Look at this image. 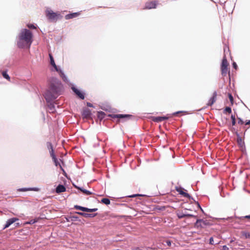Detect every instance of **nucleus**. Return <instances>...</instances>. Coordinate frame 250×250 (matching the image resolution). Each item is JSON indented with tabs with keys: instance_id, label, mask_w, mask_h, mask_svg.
I'll use <instances>...</instances> for the list:
<instances>
[{
	"instance_id": "1",
	"label": "nucleus",
	"mask_w": 250,
	"mask_h": 250,
	"mask_svg": "<svg viewBox=\"0 0 250 250\" xmlns=\"http://www.w3.org/2000/svg\"><path fill=\"white\" fill-rule=\"evenodd\" d=\"M63 86L61 82L55 78L49 80L48 89L44 94V98L48 102L56 99L62 94Z\"/></svg>"
},
{
	"instance_id": "2",
	"label": "nucleus",
	"mask_w": 250,
	"mask_h": 250,
	"mask_svg": "<svg viewBox=\"0 0 250 250\" xmlns=\"http://www.w3.org/2000/svg\"><path fill=\"white\" fill-rule=\"evenodd\" d=\"M33 34L28 29H23L19 34L17 45L19 48H29L33 42Z\"/></svg>"
},
{
	"instance_id": "3",
	"label": "nucleus",
	"mask_w": 250,
	"mask_h": 250,
	"mask_svg": "<svg viewBox=\"0 0 250 250\" xmlns=\"http://www.w3.org/2000/svg\"><path fill=\"white\" fill-rule=\"evenodd\" d=\"M60 15L59 13L54 12L51 10H47L46 11V16L51 21H56L58 19Z\"/></svg>"
},
{
	"instance_id": "4",
	"label": "nucleus",
	"mask_w": 250,
	"mask_h": 250,
	"mask_svg": "<svg viewBox=\"0 0 250 250\" xmlns=\"http://www.w3.org/2000/svg\"><path fill=\"white\" fill-rule=\"evenodd\" d=\"M229 63L226 58H224L221 64V72L223 76H226L229 71Z\"/></svg>"
},
{
	"instance_id": "5",
	"label": "nucleus",
	"mask_w": 250,
	"mask_h": 250,
	"mask_svg": "<svg viewBox=\"0 0 250 250\" xmlns=\"http://www.w3.org/2000/svg\"><path fill=\"white\" fill-rule=\"evenodd\" d=\"M176 191L182 196L185 197L190 198V196L187 192V190L182 187H176Z\"/></svg>"
},
{
	"instance_id": "6",
	"label": "nucleus",
	"mask_w": 250,
	"mask_h": 250,
	"mask_svg": "<svg viewBox=\"0 0 250 250\" xmlns=\"http://www.w3.org/2000/svg\"><path fill=\"white\" fill-rule=\"evenodd\" d=\"M157 2L155 0L149 1L146 3L145 7L144 9H152L155 8L157 5Z\"/></svg>"
},
{
	"instance_id": "7",
	"label": "nucleus",
	"mask_w": 250,
	"mask_h": 250,
	"mask_svg": "<svg viewBox=\"0 0 250 250\" xmlns=\"http://www.w3.org/2000/svg\"><path fill=\"white\" fill-rule=\"evenodd\" d=\"M74 208L77 209L81 210L83 211L89 212H92L96 211L98 209L97 208L90 209V208H87L81 207V206H78V205L75 206Z\"/></svg>"
},
{
	"instance_id": "8",
	"label": "nucleus",
	"mask_w": 250,
	"mask_h": 250,
	"mask_svg": "<svg viewBox=\"0 0 250 250\" xmlns=\"http://www.w3.org/2000/svg\"><path fill=\"white\" fill-rule=\"evenodd\" d=\"M112 118H126L130 119L132 117L131 115L129 114H111L109 115Z\"/></svg>"
},
{
	"instance_id": "9",
	"label": "nucleus",
	"mask_w": 250,
	"mask_h": 250,
	"mask_svg": "<svg viewBox=\"0 0 250 250\" xmlns=\"http://www.w3.org/2000/svg\"><path fill=\"white\" fill-rule=\"evenodd\" d=\"M72 89L78 97L82 100H83L84 99V94L81 90L74 87H73Z\"/></svg>"
},
{
	"instance_id": "10",
	"label": "nucleus",
	"mask_w": 250,
	"mask_h": 250,
	"mask_svg": "<svg viewBox=\"0 0 250 250\" xmlns=\"http://www.w3.org/2000/svg\"><path fill=\"white\" fill-rule=\"evenodd\" d=\"M217 95V92L216 91H214L213 93L212 97L210 99V100H209L207 104V105L208 106H211L215 102L216 100Z\"/></svg>"
},
{
	"instance_id": "11",
	"label": "nucleus",
	"mask_w": 250,
	"mask_h": 250,
	"mask_svg": "<svg viewBox=\"0 0 250 250\" xmlns=\"http://www.w3.org/2000/svg\"><path fill=\"white\" fill-rule=\"evenodd\" d=\"M19 220V219L17 218H12L9 219H8L4 227V229H6L7 228H8L11 224L15 222L16 221Z\"/></svg>"
},
{
	"instance_id": "12",
	"label": "nucleus",
	"mask_w": 250,
	"mask_h": 250,
	"mask_svg": "<svg viewBox=\"0 0 250 250\" xmlns=\"http://www.w3.org/2000/svg\"><path fill=\"white\" fill-rule=\"evenodd\" d=\"M91 116V111L88 109L86 108L84 109L82 112V116L83 118H89Z\"/></svg>"
},
{
	"instance_id": "13",
	"label": "nucleus",
	"mask_w": 250,
	"mask_h": 250,
	"mask_svg": "<svg viewBox=\"0 0 250 250\" xmlns=\"http://www.w3.org/2000/svg\"><path fill=\"white\" fill-rule=\"evenodd\" d=\"M76 213L78 214H79L82 216H83L85 218L94 217L97 215V213L90 214V213L81 212H76Z\"/></svg>"
},
{
	"instance_id": "14",
	"label": "nucleus",
	"mask_w": 250,
	"mask_h": 250,
	"mask_svg": "<svg viewBox=\"0 0 250 250\" xmlns=\"http://www.w3.org/2000/svg\"><path fill=\"white\" fill-rule=\"evenodd\" d=\"M65 191H66L65 187L62 185H59L56 188V192L57 193L63 192H65Z\"/></svg>"
},
{
	"instance_id": "15",
	"label": "nucleus",
	"mask_w": 250,
	"mask_h": 250,
	"mask_svg": "<svg viewBox=\"0 0 250 250\" xmlns=\"http://www.w3.org/2000/svg\"><path fill=\"white\" fill-rule=\"evenodd\" d=\"M80 15L79 13H73L71 14H68L65 15V19L66 20H69L71 19H73L78 17Z\"/></svg>"
},
{
	"instance_id": "16",
	"label": "nucleus",
	"mask_w": 250,
	"mask_h": 250,
	"mask_svg": "<svg viewBox=\"0 0 250 250\" xmlns=\"http://www.w3.org/2000/svg\"><path fill=\"white\" fill-rule=\"evenodd\" d=\"M167 117H154L152 120L155 122H161L163 121L168 119Z\"/></svg>"
},
{
	"instance_id": "17",
	"label": "nucleus",
	"mask_w": 250,
	"mask_h": 250,
	"mask_svg": "<svg viewBox=\"0 0 250 250\" xmlns=\"http://www.w3.org/2000/svg\"><path fill=\"white\" fill-rule=\"evenodd\" d=\"M49 58H50V64H51V65H52L53 66V67L55 68L56 71H58V68L57 66L56 65V64H55V61L54 60L52 55L51 54H49Z\"/></svg>"
},
{
	"instance_id": "18",
	"label": "nucleus",
	"mask_w": 250,
	"mask_h": 250,
	"mask_svg": "<svg viewBox=\"0 0 250 250\" xmlns=\"http://www.w3.org/2000/svg\"><path fill=\"white\" fill-rule=\"evenodd\" d=\"M52 160L55 165V166L56 167L57 166H59V167H60L61 169L64 173H65V172L64 171V170L63 169V168L62 167V166L61 165V164H60L58 160L57 159V158H56V157H55L54 158H52Z\"/></svg>"
},
{
	"instance_id": "19",
	"label": "nucleus",
	"mask_w": 250,
	"mask_h": 250,
	"mask_svg": "<svg viewBox=\"0 0 250 250\" xmlns=\"http://www.w3.org/2000/svg\"><path fill=\"white\" fill-rule=\"evenodd\" d=\"M60 77L62 78V79L64 81V82H66L67 81V78L66 77H65L64 74L63 73V72L61 70V69H58V71H57Z\"/></svg>"
},
{
	"instance_id": "20",
	"label": "nucleus",
	"mask_w": 250,
	"mask_h": 250,
	"mask_svg": "<svg viewBox=\"0 0 250 250\" xmlns=\"http://www.w3.org/2000/svg\"><path fill=\"white\" fill-rule=\"evenodd\" d=\"M1 74L5 79H6L8 81H10V77L7 74L6 71H3L1 72Z\"/></svg>"
},
{
	"instance_id": "21",
	"label": "nucleus",
	"mask_w": 250,
	"mask_h": 250,
	"mask_svg": "<svg viewBox=\"0 0 250 250\" xmlns=\"http://www.w3.org/2000/svg\"><path fill=\"white\" fill-rule=\"evenodd\" d=\"M101 202L106 205H109L110 203V201L108 198H103L101 200Z\"/></svg>"
},
{
	"instance_id": "22",
	"label": "nucleus",
	"mask_w": 250,
	"mask_h": 250,
	"mask_svg": "<svg viewBox=\"0 0 250 250\" xmlns=\"http://www.w3.org/2000/svg\"><path fill=\"white\" fill-rule=\"evenodd\" d=\"M242 235L245 238H250V232H249L243 231L242 232Z\"/></svg>"
},
{
	"instance_id": "23",
	"label": "nucleus",
	"mask_w": 250,
	"mask_h": 250,
	"mask_svg": "<svg viewBox=\"0 0 250 250\" xmlns=\"http://www.w3.org/2000/svg\"><path fill=\"white\" fill-rule=\"evenodd\" d=\"M224 113H228L229 114L231 113V109L230 107H226L224 110Z\"/></svg>"
},
{
	"instance_id": "24",
	"label": "nucleus",
	"mask_w": 250,
	"mask_h": 250,
	"mask_svg": "<svg viewBox=\"0 0 250 250\" xmlns=\"http://www.w3.org/2000/svg\"><path fill=\"white\" fill-rule=\"evenodd\" d=\"M80 189L84 194H85L86 195H91L92 194V192H91L90 191L87 190H86V189H81V188H80Z\"/></svg>"
},
{
	"instance_id": "25",
	"label": "nucleus",
	"mask_w": 250,
	"mask_h": 250,
	"mask_svg": "<svg viewBox=\"0 0 250 250\" xmlns=\"http://www.w3.org/2000/svg\"><path fill=\"white\" fill-rule=\"evenodd\" d=\"M37 220H38L37 219L31 220L30 221L25 222L24 224H31V225L37 222Z\"/></svg>"
},
{
	"instance_id": "26",
	"label": "nucleus",
	"mask_w": 250,
	"mask_h": 250,
	"mask_svg": "<svg viewBox=\"0 0 250 250\" xmlns=\"http://www.w3.org/2000/svg\"><path fill=\"white\" fill-rule=\"evenodd\" d=\"M231 119L232 120V125L233 126L235 125L236 124V121H235V117L234 115H231Z\"/></svg>"
},
{
	"instance_id": "27",
	"label": "nucleus",
	"mask_w": 250,
	"mask_h": 250,
	"mask_svg": "<svg viewBox=\"0 0 250 250\" xmlns=\"http://www.w3.org/2000/svg\"><path fill=\"white\" fill-rule=\"evenodd\" d=\"M46 145H47V147L48 149L49 150H50L51 149H53V146H52V144L50 142H47L46 143Z\"/></svg>"
},
{
	"instance_id": "28",
	"label": "nucleus",
	"mask_w": 250,
	"mask_h": 250,
	"mask_svg": "<svg viewBox=\"0 0 250 250\" xmlns=\"http://www.w3.org/2000/svg\"><path fill=\"white\" fill-rule=\"evenodd\" d=\"M228 97H229V101H230V102L231 103V104H232L233 103V96H232V95L231 94L229 93Z\"/></svg>"
},
{
	"instance_id": "29",
	"label": "nucleus",
	"mask_w": 250,
	"mask_h": 250,
	"mask_svg": "<svg viewBox=\"0 0 250 250\" xmlns=\"http://www.w3.org/2000/svg\"><path fill=\"white\" fill-rule=\"evenodd\" d=\"M49 153H50V156L52 157V158L56 157L53 149L49 150Z\"/></svg>"
},
{
	"instance_id": "30",
	"label": "nucleus",
	"mask_w": 250,
	"mask_h": 250,
	"mask_svg": "<svg viewBox=\"0 0 250 250\" xmlns=\"http://www.w3.org/2000/svg\"><path fill=\"white\" fill-rule=\"evenodd\" d=\"M187 112H185V111H177V112H174L172 114V115L173 116H175V115H178L179 114H181V113H186Z\"/></svg>"
},
{
	"instance_id": "31",
	"label": "nucleus",
	"mask_w": 250,
	"mask_h": 250,
	"mask_svg": "<svg viewBox=\"0 0 250 250\" xmlns=\"http://www.w3.org/2000/svg\"><path fill=\"white\" fill-rule=\"evenodd\" d=\"M27 27L30 29H36V27L32 24H27Z\"/></svg>"
},
{
	"instance_id": "32",
	"label": "nucleus",
	"mask_w": 250,
	"mask_h": 250,
	"mask_svg": "<svg viewBox=\"0 0 250 250\" xmlns=\"http://www.w3.org/2000/svg\"><path fill=\"white\" fill-rule=\"evenodd\" d=\"M237 119H238V123L239 124H240V125H243L244 124L245 122H244L242 119H241L239 117H237Z\"/></svg>"
},
{
	"instance_id": "33",
	"label": "nucleus",
	"mask_w": 250,
	"mask_h": 250,
	"mask_svg": "<svg viewBox=\"0 0 250 250\" xmlns=\"http://www.w3.org/2000/svg\"><path fill=\"white\" fill-rule=\"evenodd\" d=\"M177 216L179 219H181L185 217L186 216V215L184 214L177 213Z\"/></svg>"
},
{
	"instance_id": "34",
	"label": "nucleus",
	"mask_w": 250,
	"mask_h": 250,
	"mask_svg": "<svg viewBox=\"0 0 250 250\" xmlns=\"http://www.w3.org/2000/svg\"><path fill=\"white\" fill-rule=\"evenodd\" d=\"M237 142L238 143L241 145V144H242L243 142H242V140L241 138H237Z\"/></svg>"
},
{
	"instance_id": "35",
	"label": "nucleus",
	"mask_w": 250,
	"mask_h": 250,
	"mask_svg": "<svg viewBox=\"0 0 250 250\" xmlns=\"http://www.w3.org/2000/svg\"><path fill=\"white\" fill-rule=\"evenodd\" d=\"M209 244H211V245H213L214 244L213 237H210V239H209Z\"/></svg>"
},
{
	"instance_id": "36",
	"label": "nucleus",
	"mask_w": 250,
	"mask_h": 250,
	"mask_svg": "<svg viewBox=\"0 0 250 250\" xmlns=\"http://www.w3.org/2000/svg\"><path fill=\"white\" fill-rule=\"evenodd\" d=\"M232 65H233V68H235V69H236L237 67V65L236 63L235 62H233Z\"/></svg>"
},
{
	"instance_id": "37",
	"label": "nucleus",
	"mask_w": 250,
	"mask_h": 250,
	"mask_svg": "<svg viewBox=\"0 0 250 250\" xmlns=\"http://www.w3.org/2000/svg\"><path fill=\"white\" fill-rule=\"evenodd\" d=\"M98 113L99 116H103L104 115V113L103 111L99 112Z\"/></svg>"
},
{
	"instance_id": "38",
	"label": "nucleus",
	"mask_w": 250,
	"mask_h": 250,
	"mask_svg": "<svg viewBox=\"0 0 250 250\" xmlns=\"http://www.w3.org/2000/svg\"><path fill=\"white\" fill-rule=\"evenodd\" d=\"M87 105L88 106V107H93V105L92 104L90 103H87Z\"/></svg>"
},
{
	"instance_id": "39",
	"label": "nucleus",
	"mask_w": 250,
	"mask_h": 250,
	"mask_svg": "<svg viewBox=\"0 0 250 250\" xmlns=\"http://www.w3.org/2000/svg\"><path fill=\"white\" fill-rule=\"evenodd\" d=\"M245 125H250V120L245 122Z\"/></svg>"
},
{
	"instance_id": "40",
	"label": "nucleus",
	"mask_w": 250,
	"mask_h": 250,
	"mask_svg": "<svg viewBox=\"0 0 250 250\" xmlns=\"http://www.w3.org/2000/svg\"><path fill=\"white\" fill-rule=\"evenodd\" d=\"M166 242H167V245L168 246H171V242L170 241H167Z\"/></svg>"
},
{
	"instance_id": "41",
	"label": "nucleus",
	"mask_w": 250,
	"mask_h": 250,
	"mask_svg": "<svg viewBox=\"0 0 250 250\" xmlns=\"http://www.w3.org/2000/svg\"><path fill=\"white\" fill-rule=\"evenodd\" d=\"M72 218L73 219H72L73 220H76L78 219V217L73 216H72Z\"/></svg>"
},
{
	"instance_id": "42",
	"label": "nucleus",
	"mask_w": 250,
	"mask_h": 250,
	"mask_svg": "<svg viewBox=\"0 0 250 250\" xmlns=\"http://www.w3.org/2000/svg\"><path fill=\"white\" fill-rule=\"evenodd\" d=\"M223 249L224 250H226V249H228V248L226 246H224L223 247Z\"/></svg>"
},
{
	"instance_id": "43",
	"label": "nucleus",
	"mask_w": 250,
	"mask_h": 250,
	"mask_svg": "<svg viewBox=\"0 0 250 250\" xmlns=\"http://www.w3.org/2000/svg\"><path fill=\"white\" fill-rule=\"evenodd\" d=\"M245 218H247V219H250V215L246 216Z\"/></svg>"
},
{
	"instance_id": "44",
	"label": "nucleus",
	"mask_w": 250,
	"mask_h": 250,
	"mask_svg": "<svg viewBox=\"0 0 250 250\" xmlns=\"http://www.w3.org/2000/svg\"><path fill=\"white\" fill-rule=\"evenodd\" d=\"M20 190H21V191H26V190H27V189H24V188H22V189H20Z\"/></svg>"
},
{
	"instance_id": "45",
	"label": "nucleus",
	"mask_w": 250,
	"mask_h": 250,
	"mask_svg": "<svg viewBox=\"0 0 250 250\" xmlns=\"http://www.w3.org/2000/svg\"><path fill=\"white\" fill-rule=\"evenodd\" d=\"M136 196V195H133L132 196H130L131 197H135Z\"/></svg>"
},
{
	"instance_id": "46",
	"label": "nucleus",
	"mask_w": 250,
	"mask_h": 250,
	"mask_svg": "<svg viewBox=\"0 0 250 250\" xmlns=\"http://www.w3.org/2000/svg\"><path fill=\"white\" fill-rule=\"evenodd\" d=\"M198 206L200 207V208H201V210H202L203 211L202 208H201V207L199 205H198Z\"/></svg>"
}]
</instances>
